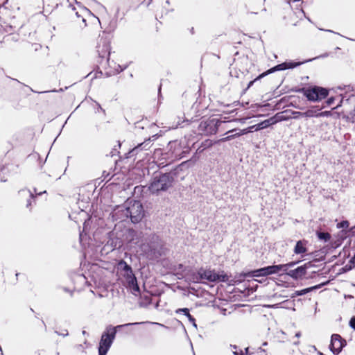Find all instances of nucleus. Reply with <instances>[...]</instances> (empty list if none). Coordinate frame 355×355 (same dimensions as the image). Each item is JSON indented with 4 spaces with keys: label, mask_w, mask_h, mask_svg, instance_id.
Masks as SVG:
<instances>
[{
    "label": "nucleus",
    "mask_w": 355,
    "mask_h": 355,
    "mask_svg": "<svg viewBox=\"0 0 355 355\" xmlns=\"http://www.w3.org/2000/svg\"><path fill=\"white\" fill-rule=\"evenodd\" d=\"M176 172L171 171L168 173L156 172L153 174L150 182L148 189L153 194L166 191L173 187Z\"/></svg>",
    "instance_id": "obj_1"
},
{
    "label": "nucleus",
    "mask_w": 355,
    "mask_h": 355,
    "mask_svg": "<svg viewBox=\"0 0 355 355\" xmlns=\"http://www.w3.org/2000/svg\"><path fill=\"white\" fill-rule=\"evenodd\" d=\"M162 243L156 234L146 235L139 245L141 255L148 260H156L162 256Z\"/></svg>",
    "instance_id": "obj_2"
},
{
    "label": "nucleus",
    "mask_w": 355,
    "mask_h": 355,
    "mask_svg": "<svg viewBox=\"0 0 355 355\" xmlns=\"http://www.w3.org/2000/svg\"><path fill=\"white\" fill-rule=\"evenodd\" d=\"M144 322H130L113 327L108 325L102 334L99 345L98 355H106L115 339L117 330L128 326H135L143 324Z\"/></svg>",
    "instance_id": "obj_3"
},
{
    "label": "nucleus",
    "mask_w": 355,
    "mask_h": 355,
    "mask_svg": "<svg viewBox=\"0 0 355 355\" xmlns=\"http://www.w3.org/2000/svg\"><path fill=\"white\" fill-rule=\"evenodd\" d=\"M297 91L302 92L304 96L312 102L320 101L329 95V90L327 88L319 86H313L308 89L302 88Z\"/></svg>",
    "instance_id": "obj_4"
},
{
    "label": "nucleus",
    "mask_w": 355,
    "mask_h": 355,
    "mask_svg": "<svg viewBox=\"0 0 355 355\" xmlns=\"http://www.w3.org/2000/svg\"><path fill=\"white\" fill-rule=\"evenodd\" d=\"M118 266L124 272L123 277L126 280L128 286L134 291L139 292V286L131 266L123 259L119 261Z\"/></svg>",
    "instance_id": "obj_5"
},
{
    "label": "nucleus",
    "mask_w": 355,
    "mask_h": 355,
    "mask_svg": "<svg viewBox=\"0 0 355 355\" xmlns=\"http://www.w3.org/2000/svg\"><path fill=\"white\" fill-rule=\"evenodd\" d=\"M222 123L223 121L218 119L209 118L200 123L198 130L205 135H215Z\"/></svg>",
    "instance_id": "obj_6"
},
{
    "label": "nucleus",
    "mask_w": 355,
    "mask_h": 355,
    "mask_svg": "<svg viewBox=\"0 0 355 355\" xmlns=\"http://www.w3.org/2000/svg\"><path fill=\"white\" fill-rule=\"evenodd\" d=\"M127 216L130 218L132 223H139L144 216V210L141 202L135 201L132 206L127 208Z\"/></svg>",
    "instance_id": "obj_7"
},
{
    "label": "nucleus",
    "mask_w": 355,
    "mask_h": 355,
    "mask_svg": "<svg viewBox=\"0 0 355 355\" xmlns=\"http://www.w3.org/2000/svg\"><path fill=\"white\" fill-rule=\"evenodd\" d=\"M346 345L345 339L343 338L340 334H334L331 335L329 348L334 355L339 354Z\"/></svg>",
    "instance_id": "obj_8"
},
{
    "label": "nucleus",
    "mask_w": 355,
    "mask_h": 355,
    "mask_svg": "<svg viewBox=\"0 0 355 355\" xmlns=\"http://www.w3.org/2000/svg\"><path fill=\"white\" fill-rule=\"evenodd\" d=\"M145 237V235L141 231L136 230L132 228L128 229L125 234V239L129 243L138 245L139 246Z\"/></svg>",
    "instance_id": "obj_9"
},
{
    "label": "nucleus",
    "mask_w": 355,
    "mask_h": 355,
    "mask_svg": "<svg viewBox=\"0 0 355 355\" xmlns=\"http://www.w3.org/2000/svg\"><path fill=\"white\" fill-rule=\"evenodd\" d=\"M311 60H308L303 61V62H295L293 60L286 61L284 62L278 64L271 67L270 69H268V71L270 73H272L275 71H284V70H286V69H292L297 67L300 66L301 64H302L306 62H309Z\"/></svg>",
    "instance_id": "obj_10"
},
{
    "label": "nucleus",
    "mask_w": 355,
    "mask_h": 355,
    "mask_svg": "<svg viewBox=\"0 0 355 355\" xmlns=\"http://www.w3.org/2000/svg\"><path fill=\"white\" fill-rule=\"evenodd\" d=\"M313 265L311 261L305 263L304 265L300 266L293 270L286 272V275L295 280L302 279L306 274L308 268Z\"/></svg>",
    "instance_id": "obj_11"
},
{
    "label": "nucleus",
    "mask_w": 355,
    "mask_h": 355,
    "mask_svg": "<svg viewBox=\"0 0 355 355\" xmlns=\"http://www.w3.org/2000/svg\"><path fill=\"white\" fill-rule=\"evenodd\" d=\"M151 139L148 138L146 139L144 142L139 144L137 146H136L132 149L130 150L126 154H125V158H130L138 154V153L141 150H148L151 146Z\"/></svg>",
    "instance_id": "obj_12"
},
{
    "label": "nucleus",
    "mask_w": 355,
    "mask_h": 355,
    "mask_svg": "<svg viewBox=\"0 0 355 355\" xmlns=\"http://www.w3.org/2000/svg\"><path fill=\"white\" fill-rule=\"evenodd\" d=\"M217 272L215 270L200 267L199 268V277L202 278V282L207 280L209 282H216Z\"/></svg>",
    "instance_id": "obj_13"
},
{
    "label": "nucleus",
    "mask_w": 355,
    "mask_h": 355,
    "mask_svg": "<svg viewBox=\"0 0 355 355\" xmlns=\"http://www.w3.org/2000/svg\"><path fill=\"white\" fill-rule=\"evenodd\" d=\"M292 119L290 114V110H286L275 114L273 116L268 119L270 125H275L279 122L286 121Z\"/></svg>",
    "instance_id": "obj_14"
},
{
    "label": "nucleus",
    "mask_w": 355,
    "mask_h": 355,
    "mask_svg": "<svg viewBox=\"0 0 355 355\" xmlns=\"http://www.w3.org/2000/svg\"><path fill=\"white\" fill-rule=\"evenodd\" d=\"M110 45L109 44L104 41L102 45L99 44L97 46V52L98 54V58L101 59L100 61H98L100 64H102V62L104 59L107 60V62L109 61L110 51Z\"/></svg>",
    "instance_id": "obj_15"
},
{
    "label": "nucleus",
    "mask_w": 355,
    "mask_h": 355,
    "mask_svg": "<svg viewBox=\"0 0 355 355\" xmlns=\"http://www.w3.org/2000/svg\"><path fill=\"white\" fill-rule=\"evenodd\" d=\"M270 123L268 119L261 121L260 123L249 126L245 129L242 130L241 134L247 135L248 133H251L254 131H259L270 127Z\"/></svg>",
    "instance_id": "obj_16"
},
{
    "label": "nucleus",
    "mask_w": 355,
    "mask_h": 355,
    "mask_svg": "<svg viewBox=\"0 0 355 355\" xmlns=\"http://www.w3.org/2000/svg\"><path fill=\"white\" fill-rule=\"evenodd\" d=\"M343 105L349 109V112L355 114V94H350L347 98H345L343 97L340 101V104L337 105L341 106Z\"/></svg>",
    "instance_id": "obj_17"
},
{
    "label": "nucleus",
    "mask_w": 355,
    "mask_h": 355,
    "mask_svg": "<svg viewBox=\"0 0 355 355\" xmlns=\"http://www.w3.org/2000/svg\"><path fill=\"white\" fill-rule=\"evenodd\" d=\"M242 130H239L238 128H234L230 130H228L225 134L234 133L232 135H230L225 137H223L215 141L216 144H220L223 142H226L227 141H230L236 137L244 135V134H241Z\"/></svg>",
    "instance_id": "obj_18"
},
{
    "label": "nucleus",
    "mask_w": 355,
    "mask_h": 355,
    "mask_svg": "<svg viewBox=\"0 0 355 355\" xmlns=\"http://www.w3.org/2000/svg\"><path fill=\"white\" fill-rule=\"evenodd\" d=\"M248 277V272H242L241 273L236 274L234 278L231 279L229 283V286H235L238 285L245 279V278Z\"/></svg>",
    "instance_id": "obj_19"
},
{
    "label": "nucleus",
    "mask_w": 355,
    "mask_h": 355,
    "mask_svg": "<svg viewBox=\"0 0 355 355\" xmlns=\"http://www.w3.org/2000/svg\"><path fill=\"white\" fill-rule=\"evenodd\" d=\"M176 313H183L187 318V320L191 323L192 326L195 328H197V324L196 322L195 318L190 314V311L188 308H180L178 309L175 311Z\"/></svg>",
    "instance_id": "obj_20"
},
{
    "label": "nucleus",
    "mask_w": 355,
    "mask_h": 355,
    "mask_svg": "<svg viewBox=\"0 0 355 355\" xmlns=\"http://www.w3.org/2000/svg\"><path fill=\"white\" fill-rule=\"evenodd\" d=\"M307 241L305 240H300L297 241L294 248V253L296 254H303L307 252L306 244Z\"/></svg>",
    "instance_id": "obj_21"
},
{
    "label": "nucleus",
    "mask_w": 355,
    "mask_h": 355,
    "mask_svg": "<svg viewBox=\"0 0 355 355\" xmlns=\"http://www.w3.org/2000/svg\"><path fill=\"white\" fill-rule=\"evenodd\" d=\"M265 277L270 275L277 274L281 272L280 266L279 265H271L263 267Z\"/></svg>",
    "instance_id": "obj_22"
},
{
    "label": "nucleus",
    "mask_w": 355,
    "mask_h": 355,
    "mask_svg": "<svg viewBox=\"0 0 355 355\" xmlns=\"http://www.w3.org/2000/svg\"><path fill=\"white\" fill-rule=\"evenodd\" d=\"M315 234L320 241H322L325 243L329 241L331 238V236L329 232L322 231V230H317Z\"/></svg>",
    "instance_id": "obj_23"
},
{
    "label": "nucleus",
    "mask_w": 355,
    "mask_h": 355,
    "mask_svg": "<svg viewBox=\"0 0 355 355\" xmlns=\"http://www.w3.org/2000/svg\"><path fill=\"white\" fill-rule=\"evenodd\" d=\"M189 279L195 284H205V282H202V278L199 277V268L196 272H191L189 274Z\"/></svg>",
    "instance_id": "obj_24"
},
{
    "label": "nucleus",
    "mask_w": 355,
    "mask_h": 355,
    "mask_svg": "<svg viewBox=\"0 0 355 355\" xmlns=\"http://www.w3.org/2000/svg\"><path fill=\"white\" fill-rule=\"evenodd\" d=\"M19 193L21 195L28 196L29 197V199L27 200L26 207L29 208L31 209V207L32 205V199H33L35 198L33 193L30 190L26 189H21L19 191Z\"/></svg>",
    "instance_id": "obj_25"
},
{
    "label": "nucleus",
    "mask_w": 355,
    "mask_h": 355,
    "mask_svg": "<svg viewBox=\"0 0 355 355\" xmlns=\"http://www.w3.org/2000/svg\"><path fill=\"white\" fill-rule=\"evenodd\" d=\"M216 282H225L228 285L230 281L229 276L223 270L216 273Z\"/></svg>",
    "instance_id": "obj_26"
},
{
    "label": "nucleus",
    "mask_w": 355,
    "mask_h": 355,
    "mask_svg": "<svg viewBox=\"0 0 355 355\" xmlns=\"http://www.w3.org/2000/svg\"><path fill=\"white\" fill-rule=\"evenodd\" d=\"M324 106L320 107L318 106H313L310 109L307 110L308 118L311 117H319V111H320Z\"/></svg>",
    "instance_id": "obj_27"
},
{
    "label": "nucleus",
    "mask_w": 355,
    "mask_h": 355,
    "mask_svg": "<svg viewBox=\"0 0 355 355\" xmlns=\"http://www.w3.org/2000/svg\"><path fill=\"white\" fill-rule=\"evenodd\" d=\"M248 277H265L263 267L260 268L255 270H252L248 271Z\"/></svg>",
    "instance_id": "obj_28"
},
{
    "label": "nucleus",
    "mask_w": 355,
    "mask_h": 355,
    "mask_svg": "<svg viewBox=\"0 0 355 355\" xmlns=\"http://www.w3.org/2000/svg\"><path fill=\"white\" fill-rule=\"evenodd\" d=\"M268 74H270V73H269L268 70H267L266 71H265V72H263V73H262L259 74V75L258 76H257L254 80H252L250 81V82L248 83V84L247 87H246L245 89H243V94H245V93L246 92V91H247L249 88H250V87L254 85V83L255 82H257V81H258V80H261L262 78L265 77L266 76H267V75H268Z\"/></svg>",
    "instance_id": "obj_29"
},
{
    "label": "nucleus",
    "mask_w": 355,
    "mask_h": 355,
    "mask_svg": "<svg viewBox=\"0 0 355 355\" xmlns=\"http://www.w3.org/2000/svg\"><path fill=\"white\" fill-rule=\"evenodd\" d=\"M297 263L298 261H291L286 264H279L281 271L286 274V272H288V268L293 267Z\"/></svg>",
    "instance_id": "obj_30"
},
{
    "label": "nucleus",
    "mask_w": 355,
    "mask_h": 355,
    "mask_svg": "<svg viewBox=\"0 0 355 355\" xmlns=\"http://www.w3.org/2000/svg\"><path fill=\"white\" fill-rule=\"evenodd\" d=\"M349 236H351L349 235V232H347V230H342L337 234V238L343 242L345 239Z\"/></svg>",
    "instance_id": "obj_31"
},
{
    "label": "nucleus",
    "mask_w": 355,
    "mask_h": 355,
    "mask_svg": "<svg viewBox=\"0 0 355 355\" xmlns=\"http://www.w3.org/2000/svg\"><path fill=\"white\" fill-rule=\"evenodd\" d=\"M355 268V262H352V258L349 259V262L342 268V270L343 272H348L351 270H352L353 268Z\"/></svg>",
    "instance_id": "obj_32"
},
{
    "label": "nucleus",
    "mask_w": 355,
    "mask_h": 355,
    "mask_svg": "<svg viewBox=\"0 0 355 355\" xmlns=\"http://www.w3.org/2000/svg\"><path fill=\"white\" fill-rule=\"evenodd\" d=\"M349 223L347 220H342L337 223L336 227L338 229L347 230L349 229Z\"/></svg>",
    "instance_id": "obj_33"
},
{
    "label": "nucleus",
    "mask_w": 355,
    "mask_h": 355,
    "mask_svg": "<svg viewBox=\"0 0 355 355\" xmlns=\"http://www.w3.org/2000/svg\"><path fill=\"white\" fill-rule=\"evenodd\" d=\"M330 246L332 249H336L337 248L340 247L343 241H341L340 239L336 238L335 240H330Z\"/></svg>",
    "instance_id": "obj_34"
},
{
    "label": "nucleus",
    "mask_w": 355,
    "mask_h": 355,
    "mask_svg": "<svg viewBox=\"0 0 355 355\" xmlns=\"http://www.w3.org/2000/svg\"><path fill=\"white\" fill-rule=\"evenodd\" d=\"M309 292H311V288H309L296 291L292 295V297H294L295 296H302V295H304Z\"/></svg>",
    "instance_id": "obj_35"
},
{
    "label": "nucleus",
    "mask_w": 355,
    "mask_h": 355,
    "mask_svg": "<svg viewBox=\"0 0 355 355\" xmlns=\"http://www.w3.org/2000/svg\"><path fill=\"white\" fill-rule=\"evenodd\" d=\"M215 143L212 140L207 139L201 143V148H203L205 150L209 147H211Z\"/></svg>",
    "instance_id": "obj_36"
},
{
    "label": "nucleus",
    "mask_w": 355,
    "mask_h": 355,
    "mask_svg": "<svg viewBox=\"0 0 355 355\" xmlns=\"http://www.w3.org/2000/svg\"><path fill=\"white\" fill-rule=\"evenodd\" d=\"M121 148V143L120 141H118L117 146H115L112 151L110 152V156L114 157L119 153V148Z\"/></svg>",
    "instance_id": "obj_37"
},
{
    "label": "nucleus",
    "mask_w": 355,
    "mask_h": 355,
    "mask_svg": "<svg viewBox=\"0 0 355 355\" xmlns=\"http://www.w3.org/2000/svg\"><path fill=\"white\" fill-rule=\"evenodd\" d=\"M290 114L292 116V119H298L300 117H301V112L290 110Z\"/></svg>",
    "instance_id": "obj_38"
},
{
    "label": "nucleus",
    "mask_w": 355,
    "mask_h": 355,
    "mask_svg": "<svg viewBox=\"0 0 355 355\" xmlns=\"http://www.w3.org/2000/svg\"><path fill=\"white\" fill-rule=\"evenodd\" d=\"M328 284H329V281H327V282H322V283H321L320 284L309 287V288H311V291H314V290L319 289V288H322V286L327 285Z\"/></svg>",
    "instance_id": "obj_39"
},
{
    "label": "nucleus",
    "mask_w": 355,
    "mask_h": 355,
    "mask_svg": "<svg viewBox=\"0 0 355 355\" xmlns=\"http://www.w3.org/2000/svg\"><path fill=\"white\" fill-rule=\"evenodd\" d=\"M204 150H205V149L203 148H201V145H200L196 150L195 155L191 157V160L194 161V162L196 161L198 159V157H196V155L198 153L200 154V153H202Z\"/></svg>",
    "instance_id": "obj_40"
},
{
    "label": "nucleus",
    "mask_w": 355,
    "mask_h": 355,
    "mask_svg": "<svg viewBox=\"0 0 355 355\" xmlns=\"http://www.w3.org/2000/svg\"><path fill=\"white\" fill-rule=\"evenodd\" d=\"M230 347L233 348L234 349H235L234 351H233V354L234 355H243L244 353L240 349L239 351L237 350L238 349V347L235 345H230Z\"/></svg>",
    "instance_id": "obj_41"
},
{
    "label": "nucleus",
    "mask_w": 355,
    "mask_h": 355,
    "mask_svg": "<svg viewBox=\"0 0 355 355\" xmlns=\"http://www.w3.org/2000/svg\"><path fill=\"white\" fill-rule=\"evenodd\" d=\"M144 300L145 302H140L139 303L141 306H147L150 304L151 302L150 297H149L148 296H145Z\"/></svg>",
    "instance_id": "obj_42"
},
{
    "label": "nucleus",
    "mask_w": 355,
    "mask_h": 355,
    "mask_svg": "<svg viewBox=\"0 0 355 355\" xmlns=\"http://www.w3.org/2000/svg\"><path fill=\"white\" fill-rule=\"evenodd\" d=\"M55 333L59 336H63V337H66L69 335V332L67 329H64L62 330V332H60L57 330H55Z\"/></svg>",
    "instance_id": "obj_43"
},
{
    "label": "nucleus",
    "mask_w": 355,
    "mask_h": 355,
    "mask_svg": "<svg viewBox=\"0 0 355 355\" xmlns=\"http://www.w3.org/2000/svg\"><path fill=\"white\" fill-rule=\"evenodd\" d=\"M319 117L329 116L331 115V111L319 112Z\"/></svg>",
    "instance_id": "obj_44"
},
{
    "label": "nucleus",
    "mask_w": 355,
    "mask_h": 355,
    "mask_svg": "<svg viewBox=\"0 0 355 355\" xmlns=\"http://www.w3.org/2000/svg\"><path fill=\"white\" fill-rule=\"evenodd\" d=\"M334 101L335 97L331 96L327 98V100L325 101V103L327 104V106H331L334 103Z\"/></svg>",
    "instance_id": "obj_45"
},
{
    "label": "nucleus",
    "mask_w": 355,
    "mask_h": 355,
    "mask_svg": "<svg viewBox=\"0 0 355 355\" xmlns=\"http://www.w3.org/2000/svg\"><path fill=\"white\" fill-rule=\"evenodd\" d=\"M349 325L352 329L355 330V316L351 318Z\"/></svg>",
    "instance_id": "obj_46"
},
{
    "label": "nucleus",
    "mask_w": 355,
    "mask_h": 355,
    "mask_svg": "<svg viewBox=\"0 0 355 355\" xmlns=\"http://www.w3.org/2000/svg\"><path fill=\"white\" fill-rule=\"evenodd\" d=\"M347 232H349V235L351 236H355V225L351 227H349V229H347Z\"/></svg>",
    "instance_id": "obj_47"
},
{
    "label": "nucleus",
    "mask_w": 355,
    "mask_h": 355,
    "mask_svg": "<svg viewBox=\"0 0 355 355\" xmlns=\"http://www.w3.org/2000/svg\"><path fill=\"white\" fill-rule=\"evenodd\" d=\"M6 77H7V78H10V79H11L12 80H13V81L16 82L17 84L21 85H23V86L28 87L27 85H26L23 84L22 83H21L20 81H19L17 79L12 78H11V77L8 76H7Z\"/></svg>",
    "instance_id": "obj_48"
},
{
    "label": "nucleus",
    "mask_w": 355,
    "mask_h": 355,
    "mask_svg": "<svg viewBox=\"0 0 355 355\" xmlns=\"http://www.w3.org/2000/svg\"><path fill=\"white\" fill-rule=\"evenodd\" d=\"M161 88H162V85L160 84L159 87H158L159 101L160 100V98L162 97V95H161Z\"/></svg>",
    "instance_id": "obj_49"
},
{
    "label": "nucleus",
    "mask_w": 355,
    "mask_h": 355,
    "mask_svg": "<svg viewBox=\"0 0 355 355\" xmlns=\"http://www.w3.org/2000/svg\"><path fill=\"white\" fill-rule=\"evenodd\" d=\"M301 117H306V118H308L307 110L306 112H301Z\"/></svg>",
    "instance_id": "obj_50"
},
{
    "label": "nucleus",
    "mask_w": 355,
    "mask_h": 355,
    "mask_svg": "<svg viewBox=\"0 0 355 355\" xmlns=\"http://www.w3.org/2000/svg\"><path fill=\"white\" fill-rule=\"evenodd\" d=\"M96 105H97V106H98V110H101V111H103V112H105V110H103V109L101 107V105H100L98 103H97V102H96Z\"/></svg>",
    "instance_id": "obj_51"
},
{
    "label": "nucleus",
    "mask_w": 355,
    "mask_h": 355,
    "mask_svg": "<svg viewBox=\"0 0 355 355\" xmlns=\"http://www.w3.org/2000/svg\"><path fill=\"white\" fill-rule=\"evenodd\" d=\"M301 336V332L298 331L295 334V337L300 338Z\"/></svg>",
    "instance_id": "obj_52"
},
{
    "label": "nucleus",
    "mask_w": 355,
    "mask_h": 355,
    "mask_svg": "<svg viewBox=\"0 0 355 355\" xmlns=\"http://www.w3.org/2000/svg\"><path fill=\"white\" fill-rule=\"evenodd\" d=\"M245 354L247 355L249 354V347L245 348Z\"/></svg>",
    "instance_id": "obj_53"
},
{
    "label": "nucleus",
    "mask_w": 355,
    "mask_h": 355,
    "mask_svg": "<svg viewBox=\"0 0 355 355\" xmlns=\"http://www.w3.org/2000/svg\"><path fill=\"white\" fill-rule=\"evenodd\" d=\"M177 126H178V127H180V128H183V127H184V125H182V123H179V122L178 123Z\"/></svg>",
    "instance_id": "obj_54"
},
{
    "label": "nucleus",
    "mask_w": 355,
    "mask_h": 355,
    "mask_svg": "<svg viewBox=\"0 0 355 355\" xmlns=\"http://www.w3.org/2000/svg\"><path fill=\"white\" fill-rule=\"evenodd\" d=\"M345 298H347H347H353L354 297L352 295H345Z\"/></svg>",
    "instance_id": "obj_55"
},
{
    "label": "nucleus",
    "mask_w": 355,
    "mask_h": 355,
    "mask_svg": "<svg viewBox=\"0 0 355 355\" xmlns=\"http://www.w3.org/2000/svg\"><path fill=\"white\" fill-rule=\"evenodd\" d=\"M82 334H83V335H88V333H87L86 331H85V330H83V331H82Z\"/></svg>",
    "instance_id": "obj_56"
},
{
    "label": "nucleus",
    "mask_w": 355,
    "mask_h": 355,
    "mask_svg": "<svg viewBox=\"0 0 355 355\" xmlns=\"http://www.w3.org/2000/svg\"><path fill=\"white\" fill-rule=\"evenodd\" d=\"M191 34H194V28L192 27L190 30Z\"/></svg>",
    "instance_id": "obj_57"
},
{
    "label": "nucleus",
    "mask_w": 355,
    "mask_h": 355,
    "mask_svg": "<svg viewBox=\"0 0 355 355\" xmlns=\"http://www.w3.org/2000/svg\"><path fill=\"white\" fill-rule=\"evenodd\" d=\"M42 322L44 324L45 330H46V324H45V322H44V321L43 320H42Z\"/></svg>",
    "instance_id": "obj_58"
},
{
    "label": "nucleus",
    "mask_w": 355,
    "mask_h": 355,
    "mask_svg": "<svg viewBox=\"0 0 355 355\" xmlns=\"http://www.w3.org/2000/svg\"><path fill=\"white\" fill-rule=\"evenodd\" d=\"M325 31L336 33L335 32H334V31H331V30H325Z\"/></svg>",
    "instance_id": "obj_59"
},
{
    "label": "nucleus",
    "mask_w": 355,
    "mask_h": 355,
    "mask_svg": "<svg viewBox=\"0 0 355 355\" xmlns=\"http://www.w3.org/2000/svg\"><path fill=\"white\" fill-rule=\"evenodd\" d=\"M293 2H299L300 0H293Z\"/></svg>",
    "instance_id": "obj_60"
},
{
    "label": "nucleus",
    "mask_w": 355,
    "mask_h": 355,
    "mask_svg": "<svg viewBox=\"0 0 355 355\" xmlns=\"http://www.w3.org/2000/svg\"><path fill=\"white\" fill-rule=\"evenodd\" d=\"M267 344H268V343H267L266 342H265V343H263V345L266 346V345H267Z\"/></svg>",
    "instance_id": "obj_61"
},
{
    "label": "nucleus",
    "mask_w": 355,
    "mask_h": 355,
    "mask_svg": "<svg viewBox=\"0 0 355 355\" xmlns=\"http://www.w3.org/2000/svg\"><path fill=\"white\" fill-rule=\"evenodd\" d=\"M29 89L31 90V92H35V91L31 87H29Z\"/></svg>",
    "instance_id": "obj_62"
},
{
    "label": "nucleus",
    "mask_w": 355,
    "mask_h": 355,
    "mask_svg": "<svg viewBox=\"0 0 355 355\" xmlns=\"http://www.w3.org/2000/svg\"><path fill=\"white\" fill-rule=\"evenodd\" d=\"M19 275V274L18 272H17V273L15 274V275H16V277H18V275Z\"/></svg>",
    "instance_id": "obj_63"
},
{
    "label": "nucleus",
    "mask_w": 355,
    "mask_h": 355,
    "mask_svg": "<svg viewBox=\"0 0 355 355\" xmlns=\"http://www.w3.org/2000/svg\"><path fill=\"white\" fill-rule=\"evenodd\" d=\"M166 3L167 4H169V1H168V0H166Z\"/></svg>",
    "instance_id": "obj_64"
}]
</instances>
